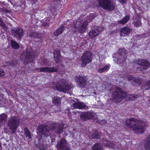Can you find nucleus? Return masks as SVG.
I'll use <instances>...</instances> for the list:
<instances>
[{
  "mask_svg": "<svg viewBox=\"0 0 150 150\" xmlns=\"http://www.w3.org/2000/svg\"><path fill=\"white\" fill-rule=\"evenodd\" d=\"M103 144L104 146H108L110 148H113L115 146V144L110 141L106 139H102V140Z\"/></svg>",
  "mask_w": 150,
  "mask_h": 150,
  "instance_id": "aec40b11",
  "label": "nucleus"
},
{
  "mask_svg": "<svg viewBox=\"0 0 150 150\" xmlns=\"http://www.w3.org/2000/svg\"><path fill=\"white\" fill-rule=\"evenodd\" d=\"M144 148L145 150H150V134L145 142Z\"/></svg>",
  "mask_w": 150,
  "mask_h": 150,
  "instance_id": "bb28decb",
  "label": "nucleus"
},
{
  "mask_svg": "<svg viewBox=\"0 0 150 150\" xmlns=\"http://www.w3.org/2000/svg\"><path fill=\"white\" fill-rule=\"evenodd\" d=\"M55 146L57 150H70V148L67 145V141L63 138L57 141Z\"/></svg>",
  "mask_w": 150,
  "mask_h": 150,
  "instance_id": "f8f14e48",
  "label": "nucleus"
},
{
  "mask_svg": "<svg viewBox=\"0 0 150 150\" xmlns=\"http://www.w3.org/2000/svg\"><path fill=\"white\" fill-rule=\"evenodd\" d=\"M22 54L25 57L24 63L27 64L29 62L32 63L33 62L37 56V52L36 51L29 47L27 48L22 53Z\"/></svg>",
  "mask_w": 150,
  "mask_h": 150,
  "instance_id": "7ed1b4c3",
  "label": "nucleus"
},
{
  "mask_svg": "<svg viewBox=\"0 0 150 150\" xmlns=\"http://www.w3.org/2000/svg\"><path fill=\"white\" fill-rule=\"evenodd\" d=\"M47 146L46 144L43 143L39 144L37 145V148L40 150H45Z\"/></svg>",
  "mask_w": 150,
  "mask_h": 150,
  "instance_id": "c756f323",
  "label": "nucleus"
},
{
  "mask_svg": "<svg viewBox=\"0 0 150 150\" xmlns=\"http://www.w3.org/2000/svg\"><path fill=\"white\" fill-rule=\"evenodd\" d=\"M64 30V26L62 25H61L58 29L54 31V34L56 36H57L62 33Z\"/></svg>",
  "mask_w": 150,
  "mask_h": 150,
  "instance_id": "412c9836",
  "label": "nucleus"
},
{
  "mask_svg": "<svg viewBox=\"0 0 150 150\" xmlns=\"http://www.w3.org/2000/svg\"><path fill=\"white\" fill-rule=\"evenodd\" d=\"M77 113H79V112H76L75 111H73L72 112V115H76Z\"/></svg>",
  "mask_w": 150,
  "mask_h": 150,
  "instance_id": "09e8293b",
  "label": "nucleus"
},
{
  "mask_svg": "<svg viewBox=\"0 0 150 150\" xmlns=\"http://www.w3.org/2000/svg\"><path fill=\"white\" fill-rule=\"evenodd\" d=\"M37 133L41 138L47 137L50 134L49 131L45 125H39L37 129Z\"/></svg>",
  "mask_w": 150,
  "mask_h": 150,
  "instance_id": "1a4fd4ad",
  "label": "nucleus"
},
{
  "mask_svg": "<svg viewBox=\"0 0 150 150\" xmlns=\"http://www.w3.org/2000/svg\"><path fill=\"white\" fill-rule=\"evenodd\" d=\"M32 1L35 2V1H38V0H31Z\"/></svg>",
  "mask_w": 150,
  "mask_h": 150,
  "instance_id": "603ef678",
  "label": "nucleus"
},
{
  "mask_svg": "<svg viewBox=\"0 0 150 150\" xmlns=\"http://www.w3.org/2000/svg\"><path fill=\"white\" fill-rule=\"evenodd\" d=\"M91 135L92 138L98 139L100 138L101 133L98 132L97 130H96Z\"/></svg>",
  "mask_w": 150,
  "mask_h": 150,
  "instance_id": "b1692460",
  "label": "nucleus"
},
{
  "mask_svg": "<svg viewBox=\"0 0 150 150\" xmlns=\"http://www.w3.org/2000/svg\"><path fill=\"white\" fill-rule=\"evenodd\" d=\"M29 36L31 38H34L40 39V35L36 32H32L30 33L29 34Z\"/></svg>",
  "mask_w": 150,
  "mask_h": 150,
  "instance_id": "a878e982",
  "label": "nucleus"
},
{
  "mask_svg": "<svg viewBox=\"0 0 150 150\" xmlns=\"http://www.w3.org/2000/svg\"><path fill=\"white\" fill-rule=\"evenodd\" d=\"M56 87L57 90L64 93L69 91L71 88L67 81L64 79H60L56 84Z\"/></svg>",
  "mask_w": 150,
  "mask_h": 150,
  "instance_id": "20e7f679",
  "label": "nucleus"
},
{
  "mask_svg": "<svg viewBox=\"0 0 150 150\" xmlns=\"http://www.w3.org/2000/svg\"><path fill=\"white\" fill-rule=\"evenodd\" d=\"M68 116H69V117H71L70 116V113H68Z\"/></svg>",
  "mask_w": 150,
  "mask_h": 150,
  "instance_id": "864d4df0",
  "label": "nucleus"
},
{
  "mask_svg": "<svg viewBox=\"0 0 150 150\" xmlns=\"http://www.w3.org/2000/svg\"><path fill=\"white\" fill-rule=\"evenodd\" d=\"M64 125L59 123H52L48 127L50 130H54L57 134H60L63 132Z\"/></svg>",
  "mask_w": 150,
  "mask_h": 150,
  "instance_id": "9d476101",
  "label": "nucleus"
},
{
  "mask_svg": "<svg viewBox=\"0 0 150 150\" xmlns=\"http://www.w3.org/2000/svg\"><path fill=\"white\" fill-rule=\"evenodd\" d=\"M90 18V17L89 16H88L86 18L87 20H89V19Z\"/></svg>",
  "mask_w": 150,
  "mask_h": 150,
  "instance_id": "3c124183",
  "label": "nucleus"
},
{
  "mask_svg": "<svg viewBox=\"0 0 150 150\" xmlns=\"http://www.w3.org/2000/svg\"><path fill=\"white\" fill-rule=\"evenodd\" d=\"M137 64L140 65V67L137 68L138 71H142L146 70L149 67L150 64L146 60L144 59H139L137 61Z\"/></svg>",
  "mask_w": 150,
  "mask_h": 150,
  "instance_id": "4468645a",
  "label": "nucleus"
},
{
  "mask_svg": "<svg viewBox=\"0 0 150 150\" xmlns=\"http://www.w3.org/2000/svg\"><path fill=\"white\" fill-rule=\"evenodd\" d=\"M145 90H150V80L146 81L144 86Z\"/></svg>",
  "mask_w": 150,
  "mask_h": 150,
  "instance_id": "2f4dec72",
  "label": "nucleus"
},
{
  "mask_svg": "<svg viewBox=\"0 0 150 150\" xmlns=\"http://www.w3.org/2000/svg\"><path fill=\"white\" fill-rule=\"evenodd\" d=\"M11 44L12 47L15 49H18L19 48V45L18 43L13 40L11 41Z\"/></svg>",
  "mask_w": 150,
  "mask_h": 150,
  "instance_id": "c85d7f7f",
  "label": "nucleus"
},
{
  "mask_svg": "<svg viewBox=\"0 0 150 150\" xmlns=\"http://www.w3.org/2000/svg\"><path fill=\"white\" fill-rule=\"evenodd\" d=\"M127 54L126 50L123 48H121L118 50V53H116L113 57L115 61H117L119 64H121L125 61Z\"/></svg>",
  "mask_w": 150,
  "mask_h": 150,
  "instance_id": "0eeeda50",
  "label": "nucleus"
},
{
  "mask_svg": "<svg viewBox=\"0 0 150 150\" xmlns=\"http://www.w3.org/2000/svg\"><path fill=\"white\" fill-rule=\"evenodd\" d=\"M118 1L121 4H125L126 2V0H118Z\"/></svg>",
  "mask_w": 150,
  "mask_h": 150,
  "instance_id": "c03bdc74",
  "label": "nucleus"
},
{
  "mask_svg": "<svg viewBox=\"0 0 150 150\" xmlns=\"http://www.w3.org/2000/svg\"><path fill=\"white\" fill-rule=\"evenodd\" d=\"M53 103L56 105H58L61 103V100L59 97L55 96L52 99Z\"/></svg>",
  "mask_w": 150,
  "mask_h": 150,
  "instance_id": "cd10ccee",
  "label": "nucleus"
},
{
  "mask_svg": "<svg viewBox=\"0 0 150 150\" xmlns=\"http://www.w3.org/2000/svg\"><path fill=\"white\" fill-rule=\"evenodd\" d=\"M134 80L135 81H136V79Z\"/></svg>",
  "mask_w": 150,
  "mask_h": 150,
  "instance_id": "6e6d98bb",
  "label": "nucleus"
},
{
  "mask_svg": "<svg viewBox=\"0 0 150 150\" xmlns=\"http://www.w3.org/2000/svg\"><path fill=\"white\" fill-rule=\"evenodd\" d=\"M5 72L3 71V70L0 68V77H2L5 75Z\"/></svg>",
  "mask_w": 150,
  "mask_h": 150,
  "instance_id": "a19ab883",
  "label": "nucleus"
},
{
  "mask_svg": "<svg viewBox=\"0 0 150 150\" xmlns=\"http://www.w3.org/2000/svg\"><path fill=\"white\" fill-rule=\"evenodd\" d=\"M42 25L43 26H44L45 27H47L49 26V24L48 23L44 22L42 23Z\"/></svg>",
  "mask_w": 150,
  "mask_h": 150,
  "instance_id": "79ce46f5",
  "label": "nucleus"
},
{
  "mask_svg": "<svg viewBox=\"0 0 150 150\" xmlns=\"http://www.w3.org/2000/svg\"><path fill=\"white\" fill-rule=\"evenodd\" d=\"M0 25L4 28H6V25L4 22L3 21V20L0 16Z\"/></svg>",
  "mask_w": 150,
  "mask_h": 150,
  "instance_id": "58836bf2",
  "label": "nucleus"
},
{
  "mask_svg": "<svg viewBox=\"0 0 150 150\" xmlns=\"http://www.w3.org/2000/svg\"><path fill=\"white\" fill-rule=\"evenodd\" d=\"M129 19V17L128 16H126L122 20L118 21V23L119 24L124 25L127 23Z\"/></svg>",
  "mask_w": 150,
  "mask_h": 150,
  "instance_id": "393cba45",
  "label": "nucleus"
},
{
  "mask_svg": "<svg viewBox=\"0 0 150 150\" xmlns=\"http://www.w3.org/2000/svg\"><path fill=\"white\" fill-rule=\"evenodd\" d=\"M94 116V114L91 112H83L81 113L80 117L83 120L86 121L91 119Z\"/></svg>",
  "mask_w": 150,
  "mask_h": 150,
  "instance_id": "f3484780",
  "label": "nucleus"
},
{
  "mask_svg": "<svg viewBox=\"0 0 150 150\" xmlns=\"http://www.w3.org/2000/svg\"><path fill=\"white\" fill-rule=\"evenodd\" d=\"M93 150H104L103 146L98 143H96L92 147Z\"/></svg>",
  "mask_w": 150,
  "mask_h": 150,
  "instance_id": "4be33fe9",
  "label": "nucleus"
},
{
  "mask_svg": "<svg viewBox=\"0 0 150 150\" xmlns=\"http://www.w3.org/2000/svg\"><path fill=\"white\" fill-rule=\"evenodd\" d=\"M11 33L14 37L21 40L23 36L24 33L23 30L20 28H11Z\"/></svg>",
  "mask_w": 150,
  "mask_h": 150,
  "instance_id": "ddd939ff",
  "label": "nucleus"
},
{
  "mask_svg": "<svg viewBox=\"0 0 150 150\" xmlns=\"http://www.w3.org/2000/svg\"><path fill=\"white\" fill-rule=\"evenodd\" d=\"M73 105L75 108L82 109L86 107L84 103L81 102H76L73 103Z\"/></svg>",
  "mask_w": 150,
  "mask_h": 150,
  "instance_id": "6ab92c4d",
  "label": "nucleus"
},
{
  "mask_svg": "<svg viewBox=\"0 0 150 150\" xmlns=\"http://www.w3.org/2000/svg\"><path fill=\"white\" fill-rule=\"evenodd\" d=\"M8 123L9 129L12 130V133H15L20 123L19 117L16 116L12 117L8 120Z\"/></svg>",
  "mask_w": 150,
  "mask_h": 150,
  "instance_id": "423d86ee",
  "label": "nucleus"
},
{
  "mask_svg": "<svg viewBox=\"0 0 150 150\" xmlns=\"http://www.w3.org/2000/svg\"><path fill=\"white\" fill-rule=\"evenodd\" d=\"M107 122V120H101L100 123H101L102 124H106Z\"/></svg>",
  "mask_w": 150,
  "mask_h": 150,
  "instance_id": "49530a36",
  "label": "nucleus"
},
{
  "mask_svg": "<svg viewBox=\"0 0 150 150\" xmlns=\"http://www.w3.org/2000/svg\"><path fill=\"white\" fill-rule=\"evenodd\" d=\"M92 19H91L89 21L87 20H85L82 23H81L79 21L74 24V27L75 28L79 29V31L81 33H83L85 31L86 29L87 25L90 21H92Z\"/></svg>",
  "mask_w": 150,
  "mask_h": 150,
  "instance_id": "9b49d317",
  "label": "nucleus"
},
{
  "mask_svg": "<svg viewBox=\"0 0 150 150\" xmlns=\"http://www.w3.org/2000/svg\"><path fill=\"white\" fill-rule=\"evenodd\" d=\"M134 78V77L132 76H130V77H128V79L130 81L132 80Z\"/></svg>",
  "mask_w": 150,
  "mask_h": 150,
  "instance_id": "de8ad7c7",
  "label": "nucleus"
},
{
  "mask_svg": "<svg viewBox=\"0 0 150 150\" xmlns=\"http://www.w3.org/2000/svg\"><path fill=\"white\" fill-rule=\"evenodd\" d=\"M130 32V29L127 27H124L122 28L120 30L121 37L127 36Z\"/></svg>",
  "mask_w": 150,
  "mask_h": 150,
  "instance_id": "a211bd4d",
  "label": "nucleus"
},
{
  "mask_svg": "<svg viewBox=\"0 0 150 150\" xmlns=\"http://www.w3.org/2000/svg\"><path fill=\"white\" fill-rule=\"evenodd\" d=\"M8 116L6 114L3 113L0 115V125H2L5 122Z\"/></svg>",
  "mask_w": 150,
  "mask_h": 150,
  "instance_id": "5701e85b",
  "label": "nucleus"
},
{
  "mask_svg": "<svg viewBox=\"0 0 150 150\" xmlns=\"http://www.w3.org/2000/svg\"><path fill=\"white\" fill-rule=\"evenodd\" d=\"M67 1V0H61L60 2L61 4H65Z\"/></svg>",
  "mask_w": 150,
  "mask_h": 150,
  "instance_id": "a18cd8bd",
  "label": "nucleus"
},
{
  "mask_svg": "<svg viewBox=\"0 0 150 150\" xmlns=\"http://www.w3.org/2000/svg\"><path fill=\"white\" fill-rule=\"evenodd\" d=\"M54 56H61V54H60V51L57 50V49H56L54 50Z\"/></svg>",
  "mask_w": 150,
  "mask_h": 150,
  "instance_id": "e433bc0d",
  "label": "nucleus"
},
{
  "mask_svg": "<svg viewBox=\"0 0 150 150\" xmlns=\"http://www.w3.org/2000/svg\"><path fill=\"white\" fill-rule=\"evenodd\" d=\"M7 64H8L10 65V66H13L15 65V63L13 62H7Z\"/></svg>",
  "mask_w": 150,
  "mask_h": 150,
  "instance_id": "37998d69",
  "label": "nucleus"
},
{
  "mask_svg": "<svg viewBox=\"0 0 150 150\" xmlns=\"http://www.w3.org/2000/svg\"><path fill=\"white\" fill-rule=\"evenodd\" d=\"M24 131L26 137L31 139L32 138L31 135L28 129L27 128L25 127L24 129Z\"/></svg>",
  "mask_w": 150,
  "mask_h": 150,
  "instance_id": "7c9ffc66",
  "label": "nucleus"
},
{
  "mask_svg": "<svg viewBox=\"0 0 150 150\" xmlns=\"http://www.w3.org/2000/svg\"><path fill=\"white\" fill-rule=\"evenodd\" d=\"M50 67H43L41 68L40 71L42 72H49Z\"/></svg>",
  "mask_w": 150,
  "mask_h": 150,
  "instance_id": "72a5a7b5",
  "label": "nucleus"
},
{
  "mask_svg": "<svg viewBox=\"0 0 150 150\" xmlns=\"http://www.w3.org/2000/svg\"><path fill=\"white\" fill-rule=\"evenodd\" d=\"M92 53L90 51H86L81 57V65L83 67H85L88 64L92 62Z\"/></svg>",
  "mask_w": 150,
  "mask_h": 150,
  "instance_id": "6e6552de",
  "label": "nucleus"
},
{
  "mask_svg": "<svg viewBox=\"0 0 150 150\" xmlns=\"http://www.w3.org/2000/svg\"><path fill=\"white\" fill-rule=\"evenodd\" d=\"M112 100L116 103L120 102L124 98H129V100H133L132 95H127V93L122 91L120 88L117 87L115 88L112 94Z\"/></svg>",
  "mask_w": 150,
  "mask_h": 150,
  "instance_id": "f03ea898",
  "label": "nucleus"
},
{
  "mask_svg": "<svg viewBox=\"0 0 150 150\" xmlns=\"http://www.w3.org/2000/svg\"><path fill=\"white\" fill-rule=\"evenodd\" d=\"M49 72L52 73L57 72L58 71V69L54 67H50Z\"/></svg>",
  "mask_w": 150,
  "mask_h": 150,
  "instance_id": "f704fd0d",
  "label": "nucleus"
},
{
  "mask_svg": "<svg viewBox=\"0 0 150 150\" xmlns=\"http://www.w3.org/2000/svg\"><path fill=\"white\" fill-rule=\"evenodd\" d=\"M125 125L128 128L132 129L136 133H142L145 130V127L147 126L146 120H139L131 118L126 120Z\"/></svg>",
  "mask_w": 150,
  "mask_h": 150,
  "instance_id": "f257e3e1",
  "label": "nucleus"
},
{
  "mask_svg": "<svg viewBox=\"0 0 150 150\" xmlns=\"http://www.w3.org/2000/svg\"><path fill=\"white\" fill-rule=\"evenodd\" d=\"M146 34H143L142 35H141L140 37L142 38H145L146 37Z\"/></svg>",
  "mask_w": 150,
  "mask_h": 150,
  "instance_id": "8fccbe9b",
  "label": "nucleus"
},
{
  "mask_svg": "<svg viewBox=\"0 0 150 150\" xmlns=\"http://www.w3.org/2000/svg\"><path fill=\"white\" fill-rule=\"evenodd\" d=\"M138 83H140V81H139V82H138Z\"/></svg>",
  "mask_w": 150,
  "mask_h": 150,
  "instance_id": "5fc2aeb1",
  "label": "nucleus"
},
{
  "mask_svg": "<svg viewBox=\"0 0 150 150\" xmlns=\"http://www.w3.org/2000/svg\"><path fill=\"white\" fill-rule=\"evenodd\" d=\"M141 23L139 20H138L134 21V25L136 27H139L141 25Z\"/></svg>",
  "mask_w": 150,
  "mask_h": 150,
  "instance_id": "4c0bfd02",
  "label": "nucleus"
},
{
  "mask_svg": "<svg viewBox=\"0 0 150 150\" xmlns=\"http://www.w3.org/2000/svg\"><path fill=\"white\" fill-rule=\"evenodd\" d=\"M98 3L103 8L112 11L115 8V4L113 0H97Z\"/></svg>",
  "mask_w": 150,
  "mask_h": 150,
  "instance_id": "39448f33",
  "label": "nucleus"
},
{
  "mask_svg": "<svg viewBox=\"0 0 150 150\" xmlns=\"http://www.w3.org/2000/svg\"><path fill=\"white\" fill-rule=\"evenodd\" d=\"M54 58L56 62L59 63L61 60V56H54Z\"/></svg>",
  "mask_w": 150,
  "mask_h": 150,
  "instance_id": "c9c22d12",
  "label": "nucleus"
},
{
  "mask_svg": "<svg viewBox=\"0 0 150 150\" xmlns=\"http://www.w3.org/2000/svg\"><path fill=\"white\" fill-rule=\"evenodd\" d=\"M108 69L109 67L107 65H105L103 68L98 69V71L100 73H101L103 71L108 70Z\"/></svg>",
  "mask_w": 150,
  "mask_h": 150,
  "instance_id": "473e14b6",
  "label": "nucleus"
},
{
  "mask_svg": "<svg viewBox=\"0 0 150 150\" xmlns=\"http://www.w3.org/2000/svg\"><path fill=\"white\" fill-rule=\"evenodd\" d=\"M75 80L77 85L80 87L83 88L86 86L87 82L86 77L80 76H76Z\"/></svg>",
  "mask_w": 150,
  "mask_h": 150,
  "instance_id": "2eb2a0df",
  "label": "nucleus"
},
{
  "mask_svg": "<svg viewBox=\"0 0 150 150\" xmlns=\"http://www.w3.org/2000/svg\"><path fill=\"white\" fill-rule=\"evenodd\" d=\"M53 1L54 4L56 5L61 4L60 1L61 0H53Z\"/></svg>",
  "mask_w": 150,
  "mask_h": 150,
  "instance_id": "ea45409f",
  "label": "nucleus"
},
{
  "mask_svg": "<svg viewBox=\"0 0 150 150\" xmlns=\"http://www.w3.org/2000/svg\"><path fill=\"white\" fill-rule=\"evenodd\" d=\"M103 28L102 27L94 26L93 28L89 32V36L92 38L98 36L100 32L102 30Z\"/></svg>",
  "mask_w": 150,
  "mask_h": 150,
  "instance_id": "dca6fc26",
  "label": "nucleus"
}]
</instances>
